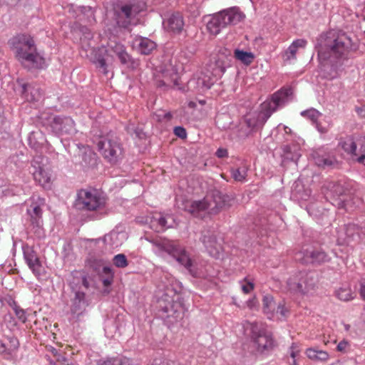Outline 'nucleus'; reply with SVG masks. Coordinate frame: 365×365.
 Returning <instances> with one entry per match:
<instances>
[{"label": "nucleus", "mask_w": 365, "mask_h": 365, "mask_svg": "<svg viewBox=\"0 0 365 365\" xmlns=\"http://www.w3.org/2000/svg\"><path fill=\"white\" fill-rule=\"evenodd\" d=\"M19 347V342L16 337H9L6 341L0 340V354L6 360L14 359Z\"/></svg>", "instance_id": "nucleus-21"}, {"label": "nucleus", "mask_w": 365, "mask_h": 365, "mask_svg": "<svg viewBox=\"0 0 365 365\" xmlns=\"http://www.w3.org/2000/svg\"><path fill=\"white\" fill-rule=\"evenodd\" d=\"M263 312L270 319L274 317L277 303L272 295L267 294L262 299Z\"/></svg>", "instance_id": "nucleus-29"}, {"label": "nucleus", "mask_w": 365, "mask_h": 365, "mask_svg": "<svg viewBox=\"0 0 365 365\" xmlns=\"http://www.w3.org/2000/svg\"><path fill=\"white\" fill-rule=\"evenodd\" d=\"M15 313H16V315L17 316V317L21 319L22 322H25L26 319V315H25V312L21 309H19V308H16L15 309Z\"/></svg>", "instance_id": "nucleus-50"}, {"label": "nucleus", "mask_w": 365, "mask_h": 365, "mask_svg": "<svg viewBox=\"0 0 365 365\" xmlns=\"http://www.w3.org/2000/svg\"><path fill=\"white\" fill-rule=\"evenodd\" d=\"M178 299L179 295L174 290L168 288L158 300V307L167 314V317L178 319L182 317L184 312V308Z\"/></svg>", "instance_id": "nucleus-9"}, {"label": "nucleus", "mask_w": 365, "mask_h": 365, "mask_svg": "<svg viewBox=\"0 0 365 365\" xmlns=\"http://www.w3.org/2000/svg\"><path fill=\"white\" fill-rule=\"evenodd\" d=\"M306 355L309 359L315 361L326 362L329 359V355L327 351L314 348L307 349Z\"/></svg>", "instance_id": "nucleus-31"}, {"label": "nucleus", "mask_w": 365, "mask_h": 365, "mask_svg": "<svg viewBox=\"0 0 365 365\" xmlns=\"http://www.w3.org/2000/svg\"><path fill=\"white\" fill-rule=\"evenodd\" d=\"M207 203L205 197L200 200H186L182 202V206L178 205V207L195 217H203L205 214H208Z\"/></svg>", "instance_id": "nucleus-17"}, {"label": "nucleus", "mask_w": 365, "mask_h": 365, "mask_svg": "<svg viewBox=\"0 0 365 365\" xmlns=\"http://www.w3.org/2000/svg\"><path fill=\"white\" fill-rule=\"evenodd\" d=\"M93 63L97 64V66L102 69V71L104 74L108 73L107 64L106 63V60L102 57L96 58L93 61Z\"/></svg>", "instance_id": "nucleus-45"}, {"label": "nucleus", "mask_w": 365, "mask_h": 365, "mask_svg": "<svg viewBox=\"0 0 365 365\" xmlns=\"http://www.w3.org/2000/svg\"><path fill=\"white\" fill-rule=\"evenodd\" d=\"M106 205V197L98 190L81 189L77 193L75 207L81 210L98 211Z\"/></svg>", "instance_id": "nucleus-6"}, {"label": "nucleus", "mask_w": 365, "mask_h": 365, "mask_svg": "<svg viewBox=\"0 0 365 365\" xmlns=\"http://www.w3.org/2000/svg\"><path fill=\"white\" fill-rule=\"evenodd\" d=\"M301 115L309 119L312 122L315 123L319 119V116L321 115V113L314 108H310L306 110H304L301 113Z\"/></svg>", "instance_id": "nucleus-40"}, {"label": "nucleus", "mask_w": 365, "mask_h": 365, "mask_svg": "<svg viewBox=\"0 0 365 365\" xmlns=\"http://www.w3.org/2000/svg\"><path fill=\"white\" fill-rule=\"evenodd\" d=\"M98 365H133L130 359L127 358H111L101 361Z\"/></svg>", "instance_id": "nucleus-39"}, {"label": "nucleus", "mask_w": 365, "mask_h": 365, "mask_svg": "<svg viewBox=\"0 0 365 365\" xmlns=\"http://www.w3.org/2000/svg\"><path fill=\"white\" fill-rule=\"evenodd\" d=\"M327 255L324 252L319 250H306L303 259L305 263H321L327 260Z\"/></svg>", "instance_id": "nucleus-28"}, {"label": "nucleus", "mask_w": 365, "mask_h": 365, "mask_svg": "<svg viewBox=\"0 0 365 365\" xmlns=\"http://www.w3.org/2000/svg\"><path fill=\"white\" fill-rule=\"evenodd\" d=\"M292 365H297L295 359H293V363Z\"/></svg>", "instance_id": "nucleus-59"}, {"label": "nucleus", "mask_w": 365, "mask_h": 365, "mask_svg": "<svg viewBox=\"0 0 365 365\" xmlns=\"http://www.w3.org/2000/svg\"><path fill=\"white\" fill-rule=\"evenodd\" d=\"M245 18V15L238 8L232 7L221 11L210 18L207 24L209 32L212 35H217L222 29L229 25H235Z\"/></svg>", "instance_id": "nucleus-4"}, {"label": "nucleus", "mask_w": 365, "mask_h": 365, "mask_svg": "<svg viewBox=\"0 0 365 365\" xmlns=\"http://www.w3.org/2000/svg\"><path fill=\"white\" fill-rule=\"evenodd\" d=\"M231 174L236 181L242 182L246 179L247 175V169L245 166L233 168L231 170Z\"/></svg>", "instance_id": "nucleus-38"}, {"label": "nucleus", "mask_w": 365, "mask_h": 365, "mask_svg": "<svg viewBox=\"0 0 365 365\" xmlns=\"http://www.w3.org/2000/svg\"><path fill=\"white\" fill-rule=\"evenodd\" d=\"M252 333V339L257 346V351L264 352L272 349L274 346V341L272 336L268 334L263 324L254 322L250 324Z\"/></svg>", "instance_id": "nucleus-11"}, {"label": "nucleus", "mask_w": 365, "mask_h": 365, "mask_svg": "<svg viewBox=\"0 0 365 365\" xmlns=\"http://www.w3.org/2000/svg\"><path fill=\"white\" fill-rule=\"evenodd\" d=\"M132 45L133 48L143 55L150 54L156 48L155 42L142 36H136Z\"/></svg>", "instance_id": "nucleus-23"}, {"label": "nucleus", "mask_w": 365, "mask_h": 365, "mask_svg": "<svg viewBox=\"0 0 365 365\" xmlns=\"http://www.w3.org/2000/svg\"><path fill=\"white\" fill-rule=\"evenodd\" d=\"M355 110L359 115H362L363 113H365V106L356 107Z\"/></svg>", "instance_id": "nucleus-55"}, {"label": "nucleus", "mask_w": 365, "mask_h": 365, "mask_svg": "<svg viewBox=\"0 0 365 365\" xmlns=\"http://www.w3.org/2000/svg\"><path fill=\"white\" fill-rule=\"evenodd\" d=\"M155 118L158 121L170 120L172 115L170 112L165 113L164 111H160V113L155 114Z\"/></svg>", "instance_id": "nucleus-47"}, {"label": "nucleus", "mask_w": 365, "mask_h": 365, "mask_svg": "<svg viewBox=\"0 0 365 365\" xmlns=\"http://www.w3.org/2000/svg\"><path fill=\"white\" fill-rule=\"evenodd\" d=\"M207 251L214 258L220 259L223 255V248L220 243L217 242L215 236L210 232L202 235L201 239Z\"/></svg>", "instance_id": "nucleus-18"}, {"label": "nucleus", "mask_w": 365, "mask_h": 365, "mask_svg": "<svg viewBox=\"0 0 365 365\" xmlns=\"http://www.w3.org/2000/svg\"><path fill=\"white\" fill-rule=\"evenodd\" d=\"M227 150L224 148H219L216 152V155L220 158L227 157Z\"/></svg>", "instance_id": "nucleus-52"}, {"label": "nucleus", "mask_w": 365, "mask_h": 365, "mask_svg": "<svg viewBox=\"0 0 365 365\" xmlns=\"http://www.w3.org/2000/svg\"><path fill=\"white\" fill-rule=\"evenodd\" d=\"M284 131H285V133H288L289 132L291 131V129L285 126Z\"/></svg>", "instance_id": "nucleus-58"}, {"label": "nucleus", "mask_w": 365, "mask_h": 365, "mask_svg": "<svg viewBox=\"0 0 365 365\" xmlns=\"http://www.w3.org/2000/svg\"><path fill=\"white\" fill-rule=\"evenodd\" d=\"M113 263L117 267L124 268L128 266V260L123 254H118L113 257Z\"/></svg>", "instance_id": "nucleus-42"}, {"label": "nucleus", "mask_w": 365, "mask_h": 365, "mask_svg": "<svg viewBox=\"0 0 365 365\" xmlns=\"http://www.w3.org/2000/svg\"><path fill=\"white\" fill-rule=\"evenodd\" d=\"M139 10L135 5H124L116 12V21L119 26L128 28L130 24H134V19Z\"/></svg>", "instance_id": "nucleus-15"}, {"label": "nucleus", "mask_w": 365, "mask_h": 365, "mask_svg": "<svg viewBox=\"0 0 365 365\" xmlns=\"http://www.w3.org/2000/svg\"><path fill=\"white\" fill-rule=\"evenodd\" d=\"M174 133L180 138H185L187 136L186 130L181 126H177L174 128Z\"/></svg>", "instance_id": "nucleus-48"}, {"label": "nucleus", "mask_w": 365, "mask_h": 365, "mask_svg": "<svg viewBox=\"0 0 365 365\" xmlns=\"http://www.w3.org/2000/svg\"><path fill=\"white\" fill-rule=\"evenodd\" d=\"M107 52L115 53L123 64H126L130 61V56L127 53L124 45L116 41H110L108 44Z\"/></svg>", "instance_id": "nucleus-25"}, {"label": "nucleus", "mask_w": 365, "mask_h": 365, "mask_svg": "<svg viewBox=\"0 0 365 365\" xmlns=\"http://www.w3.org/2000/svg\"><path fill=\"white\" fill-rule=\"evenodd\" d=\"M321 60L339 58L357 49V45L345 32L331 30L320 35L317 44Z\"/></svg>", "instance_id": "nucleus-1"}, {"label": "nucleus", "mask_w": 365, "mask_h": 365, "mask_svg": "<svg viewBox=\"0 0 365 365\" xmlns=\"http://www.w3.org/2000/svg\"><path fill=\"white\" fill-rule=\"evenodd\" d=\"M309 277H312V279H307V282H312L313 283V286L314 285V276H313V274L312 273H307ZM300 282H302V284H304V279H301L299 280ZM306 282V280H305Z\"/></svg>", "instance_id": "nucleus-54"}, {"label": "nucleus", "mask_w": 365, "mask_h": 365, "mask_svg": "<svg viewBox=\"0 0 365 365\" xmlns=\"http://www.w3.org/2000/svg\"><path fill=\"white\" fill-rule=\"evenodd\" d=\"M247 304L249 308L255 309L257 307L258 302L255 297H253L247 301Z\"/></svg>", "instance_id": "nucleus-51"}, {"label": "nucleus", "mask_w": 365, "mask_h": 365, "mask_svg": "<svg viewBox=\"0 0 365 365\" xmlns=\"http://www.w3.org/2000/svg\"><path fill=\"white\" fill-rule=\"evenodd\" d=\"M307 44V41L303 38H299L294 41L288 48L284 51V58L285 61H291L296 59V54L299 49L304 48Z\"/></svg>", "instance_id": "nucleus-27"}, {"label": "nucleus", "mask_w": 365, "mask_h": 365, "mask_svg": "<svg viewBox=\"0 0 365 365\" xmlns=\"http://www.w3.org/2000/svg\"><path fill=\"white\" fill-rule=\"evenodd\" d=\"M359 293L360 297H361L363 300H365V278H364V279H362L359 282Z\"/></svg>", "instance_id": "nucleus-49"}, {"label": "nucleus", "mask_w": 365, "mask_h": 365, "mask_svg": "<svg viewBox=\"0 0 365 365\" xmlns=\"http://www.w3.org/2000/svg\"><path fill=\"white\" fill-rule=\"evenodd\" d=\"M241 288L242 292L245 294H249L251 291L254 289L255 285L254 284L249 281L247 278L243 279L240 281Z\"/></svg>", "instance_id": "nucleus-43"}, {"label": "nucleus", "mask_w": 365, "mask_h": 365, "mask_svg": "<svg viewBox=\"0 0 365 365\" xmlns=\"http://www.w3.org/2000/svg\"><path fill=\"white\" fill-rule=\"evenodd\" d=\"M150 222L153 227H155V229L157 232L163 231L168 227L165 217L161 214L153 216Z\"/></svg>", "instance_id": "nucleus-34"}, {"label": "nucleus", "mask_w": 365, "mask_h": 365, "mask_svg": "<svg viewBox=\"0 0 365 365\" xmlns=\"http://www.w3.org/2000/svg\"><path fill=\"white\" fill-rule=\"evenodd\" d=\"M162 365H168V363H165V362H163V363L162 364Z\"/></svg>", "instance_id": "nucleus-60"}, {"label": "nucleus", "mask_w": 365, "mask_h": 365, "mask_svg": "<svg viewBox=\"0 0 365 365\" xmlns=\"http://www.w3.org/2000/svg\"><path fill=\"white\" fill-rule=\"evenodd\" d=\"M85 294L81 292H77L73 299V306L72 308V311L75 313H77L81 311V309H83L85 307Z\"/></svg>", "instance_id": "nucleus-36"}, {"label": "nucleus", "mask_w": 365, "mask_h": 365, "mask_svg": "<svg viewBox=\"0 0 365 365\" xmlns=\"http://www.w3.org/2000/svg\"><path fill=\"white\" fill-rule=\"evenodd\" d=\"M9 44L21 66L28 69H43L46 66L45 58L38 52L33 38L19 34L9 41Z\"/></svg>", "instance_id": "nucleus-2"}, {"label": "nucleus", "mask_w": 365, "mask_h": 365, "mask_svg": "<svg viewBox=\"0 0 365 365\" xmlns=\"http://www.w3.org/2000/svg\"><path fill=\"white\" fill-rule=\"evenodd\" d=\"M24 258L29 269L36 276L41 274L42 266L34 250L28 245L23 246Z\"/></svg>", "instance_id": "nucleus-19"}, {"label": "nucleus", "mask_w": 365, "mask_h": 365, "mask_svg": "<svg viewBox=\"0 0 365 365\" xmlns=\"http://www.w3.org/2000/svg\"><path fill=\"white\" fill-rule=\"evenodd\" d=\"M298 350L296 349L294 344H292L291 346L290 356L292 359H295V357L298 355Z\"/></svg>", "instance_id": "nucleus-53"}, {"label": "nucleus", "mask_w": 365, "mask_h": 365, "mask_svg": "<svg viewBox=\"0 0 365 365\" xmlns=\"http://www.w3.org/2000/svg\"><path fill=\"white\" fill-rule=\"evenodd\" d=\"M31 173L34 179L43 187H49L51 184L52 169L47 158L36 155L31 161Z\"/></svg>", "instance_id": "nucleus-8"}, {"label": "nucleus", "mask_w": 365, "mask_h": 365, "mask_svg": "<svg viewBox=\"0 0 365 365\" xmlns=\"http://www.w3.org/2000/svg\"><path fill=\"white\" fill-rule=\"evenodd\" d=\"M23 88L25 98L29 101H38L42 97V92L38 88L24 86Z\"/></svg>", "instance_id": "nucleus-33"}, {"label": "nucleus", "mask_w": 365, "mask_h": 365, "mask_svg": "<svg viewBox=\"0 0 365 365\" xmlns=\"http://www.w3.org/2000/svg\"><path fill=\"white\" fill-rule=\"evenodd\" d=\"M97 145L101 154L110 164H115L121 159L123 150L116 140L109 136L102 137Z\"/></svg>", "instance_id": "nucleus-10"}, {"label": "nucleus", "mask_w": 365, "mask_h": 365, "mask_svg": "<svg viewBox=\"0 0 365 365\" xmlns=\"http://www.w3.org/2000/svg\"><path fill=\"white\" fill-rule=\"evenodd\" d=\"M339 146L352 158L365 165V137L347 135L340 139Z\"/></svg>", "instance_id": "nucleus-7"}, {"label": "nucleus", "mask_w": 365, "mask_h": 365, "mask_svg": "<svg viewBox=\"0 0 365 365\" xmlns=\"http://www.w3.org/2000/svg\"><path fill=\"white\" fill-rule=\"evenodd\" d=\"M234 56L236 59L247 65L250 64L255 58V56L252 52L244 51L240 49L235 50Z\"/></svg>", "instance_id": "nucleus-35"}, {"label": "nucleus", "mask_w": 365, "mask_h": 365, "mask_svg": "<svg viewBox=\"0 0 365 365\" xmlns=\"http://www.w3.org/2000/svg\"><path fill=\"white\" fill-rule=\"evenodd\" d=\"M168 26L173 32L180 33L184 26L182 16L180 14H174L168 20Z\"/></svg>", "instance_id": "nucleus-30"}, {"label": "nucleus", "mask_w": 365, "mask_h": 365, "mask_svg": "<svg viewBox=\"0 0 365 365\" xmlns=\"http://www.w3.org/2000/svg\"><path fill=\"white\" fill-rule=\"evenodd\" d=\"M51 126L57 133H68L74 129V121L69 117L53 116Z\"/></svg>", "instance_id": "nucleus-22"}, {"label": "nucleus", "mask_w": 365, "mask_h": 365, "mask_svg": "<svg viewBox=\"0 0 365 365\" xmlns=\"http://www.w3.org/2000/svg\"><path fill=\"white\" fill-rule=\"evenodd\" d=\"M103 274L105 275V277H103L102 279L103 285L105 287L110 285L113 279L112 269L109 267H104L103 268Z\"/></svg>", "instance_id": "nucleus-41"}, {"label": "nucleus", "mask_w": 365, "mask_h": 365, "mask_svg": "<svg viewBox=\"0 0 365 365\" xmlns=\"http://www.w3.org/2000/svg\"><path fill=\"white\" fill-rule=\"evenodd\" d=\"M29 206L27 214L30 216L33 225L40 227L42 223V208L45 205V199L38 195H33L29 199Z\"/></svg>", "instance_id": "nucleus-13"}, {"label": "nucleus", "mask_w": 365, "mask_h": 365, "mask_svg": "<svg viewBox=\"0 0 365 365\" xmlns=\"http://www.w3.org/2000/svg\"><path fill=\"white\" fill-rule=\"evenodd\" d=\"M272 113L267 109H262L259 112H254L246 116L245 122L247 126L252 129L262 128Z\"/></svg>", "instance_id": "nucleus-20"}, {"label": "nucleus", "mask_w": 365, "mask_h": 365, "mask_svg": "<svg viewBox=\"0 0 365 365\" xmlns=\"http://www.w3.org/2000/svg\"><path fill=\"white\" fill-rule=\"evenodd\" d=\"M156 248L155 253L162 256L163 253L173 257L180 264L189 268L191 267V259L185 249L178 242L168 239L155 240L152 241Z\"/></svg>", "instance_id": "nucleus-5"}, {"label": "nucleus", "mask_w": 365, "mask_h": 365, "mask_svg": "<svg viewBox=\"0 0 365 365\" xmlns=\"http://www.w3.org/2000/svg\"><path fill=\"white\" fill-rule=\"evenodd\" d=\"M289 314V309L286 307L284 302H279L276 305L274 317L278 319L282 320L286 319Z\"/></svg>", "instance_id": "nucleus-37"}, {"label": "nucleus", "mask_w": 365, "mask_h": 365, "mask_svg": "<svg viewBox=\"0 0 365 365\" xmlns=\"http://www.w3.org/2000/svg\"><path fill=\"white\" fill-rule=\"evenodd\" d=\"M292 94V89L289 88H282L274 93L269 101H266L262 103V109H267L272 114L276 111L279 106H282L286 102L289 96Z\"/></svg>", "instance_id": "nucleus-16"}, {"label": "nucleus", "mask_w": 365, "mask_h": 365, "mask_svg": "<svg viewBox=\"0 0 365 365\" xmlns=\"http://www.w3.org/2000/svg\"><path fill=\"white\" fill-rule=\"evenodd\" d=\"M308 278L312 279V277H309L306 272H299L297 274L291 276L287 282L289 289L295 293L305 294L308 292L313 288V283L304 281V284H303L299 282L301 279L307 280Z\"/></svg>", "instance_id": "nucleus-14"}, {"label": "nucleus", "mask_w": 365, "mask_h": 365, "mask_svg": "<svg viewBox=\"0 0 365 365\" xmlns=\"http://www.w3.org/2000/svg\"><path fill=\"white\" fill-rule=\"evenodd\" d=\"M313 158L316 165L319 167H334L338 164L334 155L322 150L316 151L313 154Z\"/></svg>", "instance_id": "nucleus-24"}, {"label": "nucleus", "mask_w": 365, "mask_h": 365, "mask_svg": "<svg viewBox=\"0 0 365 365\" xmlns=\"http://www.w3.org/2000/svg\"><path fill=\"white\" fill-rule=\"evenodd\" d=\"M284 151L285 154L288 155V153L291 152V148L289 146H285L284 148ZM287 157L289 158L288 155H287Z\"/></svg>", "instance_id": "nucleus-56"}, {"label": "nucleus", "mask_w": 365, "mask_h": 365, "mask_svg": "<svg viewBox=\"0 0 365 365\" xmlns=\"http://www.w3.org/2000/svg\"><path fill=\"white\" fill-rule=\"evenodd\" d=\"M335 296L341 301L349 302L354 299L355 294L349 285L342 286L335 291Z\"/></svg>", "instance_id": "nucleus-32"}, {"label": "nucleus", "mask_w": 365, "mask_h": 365, "mask_svg": "<svg viewBox=\"0 0 365 365\" xmlns=\"http://www.w3.org/2000/svg\"><path fill=\"white\" fill-rule=\"evenodd\" d=\"M349 346H350V344L347 341L342 340L338 344V345L336 346V350L340 352L345 353L348 351V349H349Z\"/></svg>", "instance_id": "nucleus-46"}, {"label": "nucleus", "mask_w": 365, "mask_h": 365, "mask_svg": "<svg viewBox=\"0 0 365 365\" xmlns=\"http://www.w3.org/2000/svg\"><path fill=\"white\" fill-rule=\"evenodd\" d=\"M328 188L334 196H339L344 193L342 187L338 183L331 182L329 184Z\"/></svg>", "instance_id": "nucleus-44"}, {"label": "nucleus", "mask_w": 365, "mask_h": 365, "mask_svg": "<svg viewBox=\"0 0 365 365\" xmlns=\"http://www.w3.org/2000/svg\"><path fill=\"white\" fill-rule=\"evenodd\" d=\"M207 202L209 215H216L222 209L230 207L232 205V199L227 195H223L219 191H214L212 195L205 197Z\"/></svg>", "instance_id": "nucleus-12"}, {"label": "nucleus", "mask_w": 365, "mask_h": 365, "mask_svg": "<svg viewBox=\"0 0 365 365\" xmlns=\"http://www.w3.org/2000/svg\"><path fill=\"white\" fill-rule=\"evenodd\" d=\"M299 157V154L296 153L294 155L291 157V159L293 160H297Z\"/></svg>", "instance_id": "nucleus-57"}, {"label": "nucleus", "mask_w": 365, "mask_h": 365, "mask_svg": "<svg viewBox=\"0 0 365 365\" xmlns=\"http://www.w3.org/2000/svg\"><path fill=\"white\" fill-rule=\"evenodd\" d=\"M179 76L173 70L167 71L163 73V79L157 82L158 87H173L179 85Z\"/></svg>", "instance_id": "nucleus-26"}, {"label": "nucleus", "mask_w": 365, "mask_h": 365, "mask_svg": "<svg viewBox=\"0 0 365 365\" xmlns=\"http://www.w3.org/2000/svg\"><path fill=\"white\" fill-rule=\"evenodd\" d=\"M225 71V67L222 61L216 60L207 64L205 71L196 72L187 82L188 89L196 91L208 90L215 82L221 78Z\"/></svg>", "instance_id": "nucleus-3"}]
</instances>
